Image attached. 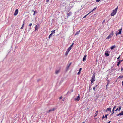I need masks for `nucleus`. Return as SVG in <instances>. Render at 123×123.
<instances>
[{
    "label": "nucleus",
    "mask_w": 123,
    "mask_h": 123,
    "mask_svg": "<svg viewBox=\"0 0 123 123\" xmlns=\"http://www.w3.org/2000/svg\"><path fill=\"white\" fill-rule=\"evenodd\" d=\"M50 37H51L50 36H50H49V37H48V38H49V39H50Z\"/></svg>",
    "instance_id": "55"
},
{
    "label": "nucleus",
    "mask_w": 123,
    "mask_h": 123,
    "mask_svg": "<svg viewBox=\"0 0 123 123\" xmlns=\"http://www.w3.org/2000/svg\"><path fill=\"white\" fill-rule=\"evenodd\" d=\"M18 9H16L14 13V15L15 16L18 13Z\"/></svg>",
    "instance_id": "9"
},
{
    "label": "nucleus",
    "mask_w": 123,
    "mask_h": 123,
    "mask_svg": "<svg viewBox=\"0 0 123 123\" xmlns=\"http://www.w3.org/2000/svg\"><path fill=\"white\" fill-rule=\"evenodd\" d=\"M97 8V7H95L89 13H91V12H93L94 11H95V10Z\"/></svg>",
    "instance_id": "16"
},
{
    "label": "nucleus",
    "mask_w": 123,
    "mask_h": 123,
    "mask_svg": "<svg viewBox=\"0 0 123 123\" xmlns=\"http://www.w3.org/2000/svg\"><path fill=\"white\" fill-rule=\"evenodd\" d=\"M121 109V106L119 107L118 109V111H120V110Z\"/></svg>",
    "instance_id": "32"
},
{
    "label": "nucleus",
    "mask_w": 123,
    "mask_h": 123,
    "mask_svg": "<svg viewBox=\"0 0 123 123\" xmlns=\"http://www.w3.org/2000/svg\"><path fill=\"white\" fill-rule=\"evenodd\" d=\"M87 55H86L85 54V55L84 56V57H83V61H85L86 59V56Z\"/></svg>",
    "instance_id": "11"
},
{
    "label": "nucleus",
    "mask_w": 123,
    "mask_h": 123,
    "mask_svg": "<svg viewBox=\"0 0 123 123\" xmlns=\"http://www.w3.org/2000/svg\"><path fill=\"white\" fill-rule=\"evenodd\" d=\"M108 114H107L106 115H105V117L106 118V119L107 118V116H108Z\"/></svg>",
    "instance_id": "27"
},
{
    "label": "nucleus",
    "mask_w": 123,
    "mask_h": 123,
    "mask_svg": "<svg viewBox=\"0 0 123 123\" xmlns=\"http://www.w3.org/2000/svg\"><path fill=\"white\" fill-rule=\"evenodd\" d=\"M116 106H114L113 107V108L112 110H115V108H116Z\"/></svg>",
    "instance_id": "33"
},
{
    "label": "nucleus",
    "mask_w": 123,
    "mask_h": 123,
    "mask_svg": "<svg viewBox=\"0 0 123 123\" xmlns=\"http://www.w3.org/2000/svg\"><path fill=\"white\" fill-rule=\"evenodd\" d=\"M121 62H122V61H123V59H122V60H121Z\"/></svg>",
    "instance_id": "58"
},
{
    "label": "nucleus",
    "mask_w": 123,
    "mask_h": 123,
    "mask_svg": "<svg viewBox=\"0 0 123 123\" xmlns=\"http://www.w3.org/2000/svg\"><path fill=\"white\" fill-rule=\"evenodd\" d=\"M51 33H52V34H54L55 33V30H53L51 31Z\"/></svg>",
    "instance_id": "21"
},
{
    "label": "nucleus",
    "mask_w": 123,
    "mask_h": 123,
    "mask_svg": "<svg viewBox=\"0 0 123 123\" xmlns=\"http://www.w3.org/2000/svg\"><path fill=\"white\" fill-rule=\"evenodd\" d=\"M55 109V108H53L52 109H51L49 110L47 112V113H49L50 112L53 111Z\"/></svg>",
    "instance_id": "10"
},
{
    "label": "nucleus",
    "mask_w": 123,
    "mask_h": 123,
    "mask_svg": "<svg viewBox=\"0 0 123 123\" xmlns=\"http://www.w3.org/2000/svg\"><path fill=\"white\" fill-rule=\"evenodd\" d=\"M122 30V28L119 29L118 30V32L116 33V36H117V35L120 34L121 33Z\"/></svg>",
    "instance_id": "4"
},
{
    "label": "nucleus",
    "mask_w": 123,
    "mask_h": 123,
    "mask_svg": "<svg viewBox=\"0 0 123 123\" xmlns=\"http://www.w3.org/2000/svg\"><path fill=\"white\" fill-rule=\"evenodd\" d=\"M106 111H109L110 112H111V108H107L106 109Z\"/></svg>",
    "instance_id": "17"
},
{
    "label": "nucleus",
    "mask_w": 123,
    "mask_h": 123,
    "mask_svg": "<svg viewBox=\"0 0 123 123\" xmlns=\"http://www.w3.org/2000/svg\"><path fill=\"white\" fill-rule=\"evenodd\" d=\"M71 91H72L71 92H72L73 91V90H71Z\"/></svg>",
    "instance_id": "63"
},
{
    "label": "nucleus",
    "mask_w": 123,
    "mask_h": 123,
    "mask_svg": "<svg viewBox=\"0 0 123 123\" xmlns=\"http://www.w3.org/2000/svg\"><path fill=\"white\" fill-rule=\"evenodd\" d=\"M71 64L72 63H70L69 64H67L66 67V70L67 71L68 70L69 67H70Z\"/></svg>",
    "instance_id": "5"
},
{
    "label": "nucleus",
    "mask_w": 123,
    "mask_h": 123,
    "mask_svg": "<svg viewBox=\"0 0 123 123\" xmlns=\"http://www.w3.org/2000/svg\"><path fill=\"white\" fill-rule=\"evenodd\" d=\"M69 52V51L67 50L65 53V55L67 56V55H68V53Z\"/></svg>",
    "instance_id": "20"
},
{
    "label": "nucleus",
    "mask_w": 123,
    "mask_h": 123,
    "mask_svg": "<svg viewBox=\"0 0 123 123\" xmlns=\"http://www.w3.org/2000/svg\"><path fill=\"white\" fill-rule=\"evenodd\" d=\"M72 13L71 12H70L69 13L67 14V16L68 17L70 16L72 14Z\"/></svg>",
    "instance_id": "12"
},
{
    "label": "nucleus",
    "mask_w": 123,
    "mask_h": 123,
    "mask_svg": "<svg viewBox=\"0 0 123 123\" xmlns=\"http://www.w3.org/2000/svg\"><path fill=\"white\" fill-rule=\"evenodd\" d=\"M95 87H94L93 88V90H94V91L95 90Z\"/></svg>",
    "instance_id": "42"
},
{
    "label": "nucleus",
    "mask_w": 123,
    "mask_h": 123,
    "mask_svg": "<svg viewBox=\"0 0 123 123\" xmlns=\"http://www.w3.org/2000/svg\"><path fill=\"white\" fill-rule=\"evenodd\" d=\"M111 122L110 121H109L108 122H107V123H110V122Z\"/></svg>",
    "instance_id": "53"
},
{
    "label": "nucleus",
    "mask_w": 123,
    "mask_h": 123,
    "mask_svg": "<svg viewBox=\"0 0 123 123\" xmlns=\"http://www.w3.org/2000/svg\"><path fill=\"white\" fill-rule=\"evenodd\" d=\"M118 61H119L117 62V65L118 66H119V64H120V63L121 62V60H119Z\"/></svg>",
    "instance_id": "14"
},
{
    "label": "nucleus",
    "mask_w": 123,
    "mask_h": 123,
    "mask_svg": "<svg viewBox=\"0 0 123 123\" xmlns=\"http://www.w3.org/2000/svg\"><path fill=\"white\" fill-rule=\"evenodd\" d=\"M95 73H94L93 75L92 76L90 81L91 82L92 84L93 82H94L95 80Z\"/></svg>",
    "instance_id": "2"
},
{
    "label": "nucleus",
    "mask_w": 123,
    "mask_h": 123,
    "mask_svg": "<svg viewBox=\"0 0 123 123\" xmlns=\"http://www.w3.org/2000/svg\"><path fill=\"white\" fill-rule=\"evenodd\" d=\"M118 7H117L114 10H113V11L111 14L112 16H113L116 14L118 9Z\"/></svg>",
    "instance_id": "1"
},
{
    "label": "nucleus",
    "mask_w": 123,
    "mask_h": 123,
    "mask_svg": "<svg viewBox=\"0 0 123 123\" xmlns=\"http://www.w3.org/2000/svg\"><path fill=\"white\" fill-rule=\"evenodd\" d=\"M104 117H105V116H104V115L102 117V119L104 118Z\"/></svg>",
    "instance_id": "49"
},
{
    "label": "nucleus",
    "mask_w": 123,
    "mask_h": 123,
    "mask_svg": "<svg viewBox=\"0 0 123 123\" xmlns=\"http://www.w3.org/2000/svg\"><path fill=\"white\" fill-rule=\"evenodd\" d=\"M105 22V20H104L103 22V23L104 22Z\"/></svg>",
    "instance_id": "52"
},
{
    "label": "nucleus",
    "mask_w": 123,
    "mask_h": 123,
    "mask_svg": "<svg viewBox=\"0 0 123 123\" xmlns=\"http://www.w3.org/2000/svg\"><path fill=\"white\" fill-rule=\"evenodd\" d=\"M80 95H79V94L78 96L76 98L74 99V100L75 101H79L80 100Z\"/></svg>",
    "instance_id": "8"
},
{
    "label": "nucleus",
    "mask_w": 123,
    "mask_h": 123,
    "mask_svg": "<svg viewBox=\"0 0 123 123\" xmlns=\"http://www.w3.org/2000/svg\"><path fill=\"white\" fill-rule=\"evenodd\" d=\"M122 85L123 86V81L122 82Z\"/></svg>",
    "instance_id": "54"
},
{
    "label": "nucleus",
    "mask_w": 123,
    "mask_h": 123,
    "mask_svg": "<svg viewBox=\"0 0 123 123\" xmlns=\"http://www.w3.org/2000/svg\"><path fill=\"white\" fill-rule=\"evenodd\" d=\"M92 84H91V85H91L92 86Z\"/></svg>",
    "instance_id": "64"
},
{
    "label": "nucleus",
    "mask_w": 123,
    "mask_h": 123,
    "mask_svg": "<svg viewBox=\"0 0 123 123\" xmlns=\"http://www.w3.org/2000/svg\"><path fill=\"white\" fill-rule=\"evenodd\" d=\"M62 98V96H61L59 98V99H61Z\"/></svg>",
    "instance_id": "44"
},
{
    "label": "nucleus",
    "mask_w": 123,
    "mask_h": 123,
    "mask_svg": "<svg viewBox=\"0 0 123 123\" xmlns=\"http://www.w3.org/2000/svg\"><path fill=\"white\" fill-rule=\"evenodd\" d=\"M34 14H33V15H34L35 14H37L38 13V12L36 11H34Z\"/></svg>",
    "instance_id": "22"
},
{
    "label": "nucleus",
    "mask_w": 123,
    "mask_h": 123,
    "mask_svg": "<svg viewBox=\"0 0 123 123\" xmlns=\"http://www.w3.org/2000/svg\"><path fill=\"white\" fill-rule=\"evenodd\" d=\"M69 92V91L67 93V94Z\"/></svg>",
    "instance_id": "59"
},
{
    "label": "nucleus",
    "mask_w": 123,
    "mask_h": 123,
    "mask_svg": "<svg viewBox=\"0 0 123 123\" xmlns=\"http://www.w3.org/2000/svg\"><path fill=\"white\" fill-rule=\"evenodd\" d=\"M91 86H92L91 85H89V90H91L90 88H91Z\"/></svg>",
    "instance_id": "34"
},
{
    "label": "nucleus",
    "mask_w": 123,
    "mask_h": 123,
    "mask_svg": "<svg viewBox=\"0 0 123 123\" xmlns=\"http://www.w3.org/2000/svg\"><path fill=\"white\" fill-rule=\"evenodd\" d=\"M71 48H70V47H69L68 49H67V51L69 52V51H70V50H71Z\"/></svg>",
    "instance_id": "23"
},
{
    "label": "nucleus",
    "mask_w": 123,
    "mask_h": 123,
    "mask_svg": "<svg viewBox=\"0 0 123 123\" xmlns=\"http://www.w3.org/2000/svg\"><path fill=\"white\" fill-rule=\"evenodd\" d=\"M16 122H13V123H16Z\"/></svg>",
    "instance_id": "60"
},
{
    "label": "nucleus",
    "mask_w": 123,
    "mask_h": 123,
    "mask_svg": "<svg viewBox=\"0 0 123 123\" xmlns=\"http://www.w3.org/2000/svg\"><path fill=\"white\" fill-rule=\"evenodd\" d=\"M60 70H57L55 71V73L56 74H57L59 72Z\"/></svg>",
    "instance_id": "19"
},
{
    "label": "nucleus",
    "mask_w": 123,
    "mask_h": 123,
    "mask_svg": "<svg viewBox=\"0 0 123 123\" xmlns=\"http://www.w3.org/2000/svg\"><path fill=\"white\" fill-rule=\"evenodd\" d=\"M31 29V28H30L29 29V30H28V32H29V31H30V30Z\"/></svg>",
    "instance_id": "50"
},
{
    "label": "nucleus",
    "mask_w": 123,
    "mask_h": 123,
    "mask_svg": "<svg viewBox=\"0 0 123 123\" xmlns=\"http://www.w3.org/2000/svg\"><path fill=\"white\" fill-rule=\"evenodd\" d=\"M95 86H94V87H95V88H96V87H97V86H98V85H95Z\"/></svg>",
    "instance_id": "40"
},
{
    "label": "nucleus",
    "mask_w": 123,
    "mask_h": 123,
    "mask_svg": "<svg viewBox=\"0 0 123 123\" xmlns=\"http://www.w3.org/2000/svg\"><path fill=\"white\" fill-rule=\"evenodd\" d=\"M32 12L33 11V12H34V10H32Z\"/></svg>",
    "instance_id": "57"
},
{
    "label": "nucleus",
    "mask_w": 123,
    "mask_h": 123,
    "mask_svg": "<svg viewBox=\"0 0 123 123\" xmlns=\"http://www.w3.org/2000/svg\"><path fill=\"white\" fill-rule=\"evenodd\" d=\"M74 43H73L69 47L70 48H71L72 49V47L73 45L74 44Z\"/></svg>",
    "instance_id": "26"
},
{
    "label": "nucleus",
    "mask_w": 123,
    "mask_h": 123,
    "mask_svg": "<svg viewBox=\"0 0 123 123\" xmlns=\"http://www.w3.org/2000/svg\"><path fill=\"white\" fill-rule=\"evenodd\" d=\"M120 113H119V114H117V116H119L120 115Z\"/></svg>",
    "instance_id": "48"
},
{
    "label": "nucleus",
    "mask_w": 123,
    "mask_h": 123,
    "mask_svg": "<svg viewBox=\"0 0 123 123\" xmlns=\"http://www.w3.org/2000/svg\"><path fill=\"white\" fill-rule=\"evenodd\" d=\"M120 56H119L117 58V59H118V60H119L120 57Z\"/></svg>",
    "instance_id": "46"
},
{
    "label": "nucleus",
    "mask_w": 123,
    "mask_h": 123,
    "mask_svg": "<svg viewBox=\"0 0 123 123\" xmlns=\"http://www.w3.org/2000/svg\"><path fill=\"white\" fill-rule=\"evenodd\" d=\"M52 35V34L51 33L49 35V36H50V37H51V36Z\"/></svg>",
    "instance_id": "43"
},
{
    "label": "nucleus",
    "mask_w": 123,
    "mask_h": 123,
    "mask_svg": "<svg viewBox=\"0 0 123 123\" xmlns=\"http://www.w3.org/2000/svg\"><path fill=\"white\" fill-rule=\"evenodd\" d=\"M82 123H84V122H83Z\"/></svg>",
    "instance_id": "61"
},
{
    "label": "nucleus",
    "mask_w": 123,
    "mask_h": 123,
    "mask_svg": "<svg viewBox=\"0 0 123 123\" xmlns=\"http://www.w3.org/2000/svg\"><path fill=\"white\" fill-rule=\"evenodd\" d=\"M97 112H98V111H97L96 112V113H95L96 115L95 116V117L97 115Z\"/></svg>",
    "instance_id": "38"
},
{
    "label": "nucleus",
    "mask_w": 123,
    "mask_h": 123,
    "mask_svg": "<svg viewBox=\"0 0 123 123\" xmlns=\"http://www.w3.org/2000/svg\"><path fill=\"white\" fill-rule=\"evenodd\" d=\"M108 82H107V83H109V80H108Z\"/></svg>",
    "instance_id": "56"
},
{
    "label": "nucleus",
    "mask_w": 123,
    "mask_h": 123,
    "mask_svg": "<svg viewBox=\"0 0 123 123\" xmlns=\"http://www.w3.org/2000/svg\"><path fill=\"white\" fill-rule=\"evenodd\" d=\"M123 78V76H120L119 77V78Z\"/></svg>",
    "instance_id": "41"
},
{
    "label": "nucleus",
    "mask_w": 123,
    "mask_h": 123,
    "mask_svg": "<svg viewBox=\"0 0 123 123\" xmlns=\"http://www.w3.org/2000/svg\"><path fill=\"white\" fill-rule=\"evenodd\" d=\"M49 0H47L46 1V2L47 3H48V2L49 1Z\"/></svg>",
    "instance_id": "47"
},
{
    "label": "nucleus",
    "mask_w": 123,
    "mask_h": 123,
    "mask_svg": "<svg viewBox=\"0 0 123 123\" xmlns=\"http://www.w3.org/2000/svg\"><path fill=\"white\" fill-rule=\"evenodd\" d=\"M89 14V13H88V14H87V15H85V16L84 17H83V18H85Z\"/></svg>",
    "instance_id": "31"
},
{
    "label": "nucleus",
    "mask_w": 123,
    "mask_h": 123,
    "mask_svg": "<svg viewBox=\"0 0 123 123\" xmlns=\"http://www.w3.org/2000/svg\"><path fill=\"white\" fill-rule=\"evenodd\" d=\"M118 108H117L116 110H115L114 111H117L118 110Z\"/></svg>",
    "instance_id": "39"
},
{
    "label": "nucleus",
    "mask_w": 123,
    "mask_h": 123,
    "mask_svg": "<svg viewBox=\"0 0 123 123\" xmlns=\"http://www.w3.org/2000/svg\"><path fill=\"white\" fill-rule=\"evenodd\" d=\"M123 70V68H122V67L121 68V70L122 71Z\"/></svg>",
    "instance_id": "51"
},
{
    "label": "nucleus",
    "mask_w": 123,
    "mask_h": 123,
    "mask_svg": "<svg viewBox=\"0 0 123 123\" xmlns=\"http://www.w3.org/2000/svg\"><path fill=\"white\" fill-rule=\"evenodd\" d=\"M23 27H22V26L21 27V28H20V29H23Z\"/></svg>",
    "instance_id": "45"
},
{
    "label": "nucleus",
    "mask_w": 123,
    "mask_h": 123,
    "mask_svg": "<svg viewBox=\"0 0 123 123\" xmlns=\"http://www.w3.org/2000/svg\"><path fill=\"white\" fill-rule=\"evenodd\" d=\"M39 24H37L35 26V31H36L38 29V28L39 27Z\"/></svg>",
    "instance_id": "7"
},
{
    "label": "nucleus",
    "mask_w": 123,
    "mask_h": 123,
    "mask_svg": "<svg viewBox=\"0 0 123 123\" xmlns=\"http://www.w3.org/2000/svg\"><path fill=\"white\" fill-rule=\"evenodd\" d=\"M113 35V31L107 37L106 39H108L111 37Z\"/></svg>",
    "instance_id": "3"
},
{
    "label": "nucleus",
    "mask_w": 123,
    "mask_h": 123,
    "mask_svg": "<svg viewBox=\"0 0 123 123\" xmlns=\"http://www.w3.org/2000/svg\"><path fill=\"white\" fill-rule=\"evenodd\" d=\"M97 8V7H95L89 13H91V12H93L94 11H95V10Z\"/></svg>",
    "instance_id": "15"
},
{
    "label": "nucleus",
    "mask_w": 123,
    "mask_h": 123,
    "mask_svg": "<svg viewBox=\"0 0 123 123\" xmlns=\"http://www.w3.org/2000/svg\"><path fill=\"white\" fill-rule=\"evenodd\" d=\"M109 52L107 50H106L105 52V55L107 57L109 56Z\"/></svg>",
    "instance_id": "6"
},
{
    "label": "nucleus",
    "mask_w": 123,
    "mask_h": 123,
    "mask_svg": "<svg viewBox=\"0 0 123 123\" xmlns=\"http://www.w3.org/2000/svg\"><path fill=\"white\" fill-rule=\"evenodd\" d=\"M120 113V115H123V111H121Z\"/></svg>",
    "instance_id": "25"
},
{
    "label": "nucleus",
    "mask_w": 123,
    "mask_h": 123,
    "mask_svg": "<svg viewBox=\"0 0 123 123\" xmlns=\"http://www.w3.org/2000/svg\"><path fill=\"white\" fill-rule=\"evenodd\" d=\"M71 91H72L71 92H72L73 91V90H71Z\"/></svg>",
    "instance_id": "62"
},
{
    "label": "nucleus",
    "mask_w": 123,
    "mask_h": 123,
    "mask_svg": "<svg viewBox=\"0 0 123 123\" xmlns=\"http://www.w3.org/2000/svg\"><path fill=\"white\" fill-rule=\"evenodd\" d=\"M82 68H80L79 69V71H80L81 72V70H82Z\"/></svg>",
    "instance_id": "35"
},
{
    "label": "nucleus",
    "mask_w": 123,
    "mask_h": 123,
    "mask_svg": "<svg viewBox=\"0 0 123 123\" xmlns=\"http://www.w3.org/2000/svg\"><path fill=\"white\" fill-rule=\"evenodd\" d=\"M116 47V46L115 45H113V46H112L111 47H110V49L111 50L113 49H114Z\"/></svg>",
    "instance_id": "13"
},
{
    "label": "nucleus",
    "mask_w": 123,
    "mask_h": 123,
    "mask_svg": "<svg viewBox=\"0 0 123 123\" xmlns=\"http://www.w3.org/2000/svg\"><path fill=\"white\" fill-rule=\"evenodd\" d=\"M80 31V30H79L78 31H77L75 34V35L78 34Z\"/></svg>",
    "instance_id": "18"
},
{
    "label": "nucleus",
    "mask_w": 123,
    "mask_h": 123,
    "mask_svg": "<svg viewBox=\"0 0 123 123\" xmlns=\"http://www.w3.org/2000/svg\"><path fill=\"white\" fill-rule=\"evenodd\" d=\"M113 110H112V111L111 112L112 114H111V115L113 114L114 113V111Z\"/></svg>",
    "instance_id": "29"
},
{
    "label": "nucleus",
    "mask_w": 123,
    "mask_h": 123,
    "mask_svg": "<svg viewBox=\"0 0 123 123\" xmlns=\"http://www.w3.org/2000/svg\"><path fill=\"white\" fill-rule=\"evenodd\" d=\"M81 72L79 71V72L77 73L78 75H79L80 74Z\"/></svg>",
    "instance_id": "30"
},
{
    "label": "nucleus",
    "mask_w": 123,
    "mask_h": 123,
    "mask_svg": "<svg viewBox=\"0 0 123 123\" xmlns=\"http://www.w3.org/2000/svg\"><path fill=\"white\" fill-rule=\"evenodd\" d=\"M101 0H96V2H99Z\"/></svg>",
    "instance_id": "36"
},
{
    "label": "nucleus",
    "mask_w": 123,
    "mask_h": 123,
    "mask_svg": "<svg viewBox=\"0 0 123 123\" xmlns=\"http://www.w3.org/2000/svg\"><path fill=\"white\" fill-rule=\"evenodd\" d=\"M109 84V83H108L106 85V90L108 88V85Z\"/></svg>",
    "instance_id": "24"
},
{
    "label": "nucleus",
    "mask_w": 123,
    "mask_h": 123,
    "mask_svg": "<svg viewBox=\"0 0 123 123\" xmlns=\"http://www.w3.org/2000/svg\"><path fill=\"white\" fill-rule=\"evenodd\" d=\"M32 25V23H30L29 24V25L28 26H29V27H31V26Z\"/></svg>",
    "instance_id": "28"
},
{
    "label": "nucleus",
    "mask_w": 123,
    "mask_h": 123,
    "mask_svg": "<svg viewBox=\"0 0 123 123\" xmlns=\"http://www.w3.org/2000/svg\"><path fill=\"white\" fill-rule=\"evenodd\" d=\"M24 21H23V23L22 25V26L24 27Z\"/></svg>",
    "instance_id": "37"
}]
</instances>
